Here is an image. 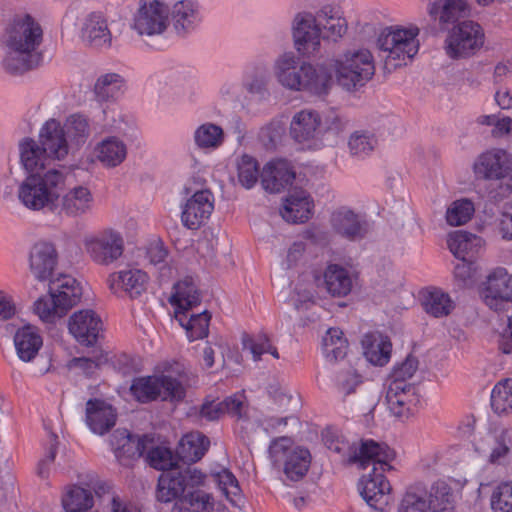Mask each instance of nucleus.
Returning a JSON list of instances; mask_svg holds the SVG:
<instances>
[{"label":"nucleus","instance_id":"1","mask_svg":"<svg viewBox=\"0 0 512 512\" xmlns=\"http://www.w3.org/2000/svg\"><path fill=\"white\" fill-rule=\"evenodd\" d=\"M44 31L39 21L28 13L7 18L0 32L2 69L10 75H23L44 62Z\"/></svg>","mask_w":512,"mask_h":512},{"label":"nucleus","instance_id":"2","mask_svg":"<svg viewBox=\"0 0 512 512\" xmlns=\"http://www.w3.org/2000/svg\"><path fill=\"white\" fill-rule=\"evenodd\" d=\"M273 71L278 83L292 91L321 96L326 95L333 84V73L326 64L300 63L293 52L280 55L275 60Z\"/></svg>","mask_w":512,"mask_h":512},{"label":"nucleus","instance_id":"3","mask_svg":"<svg viewBox=\"0 0 512 512\" xmlns=\"http://www.w3.org/2000/svg\"><path fill=\"white\" fill-rule=\"evenodd\" d=\"M64 180L63 172L55 168H50L44 173H29L19 186L18 198L26 208L41 210L54 204Z\"/></svg>","mask_w":512,"mask_h":512},{"label":"nucleus","instance_id":"4","mask_svg":"<svg viewBox=\"0 0 512 512\" xmlns=\"http://www.w3.org/2000/svg\"><path fill=\"white\" fill-rule=\"evenodd\" d=\"M418 34L419 28L416 26L385 29L379 35L377 45L386 53V65L396 68L411 61L419 50Z\"/></svg>","mask_w":512,"mask_h":512},{"label":"nucleus","instance_id":"5","mask_svg":"<svg viewBox=\"0 0 512 512\" xmlns=\"http://www.w3.org/2000/svg\"><path fill=\"white\" fill-rule=\"evenodd\" d=\"M327 67L335 71L338 84L347 91L365 85L375 72L372 54L366 49L348 52Z\"/></svg>","mask_w":512,"mask_h":512},{"label":"nucleus","instance_id":"6","mask_svg":"<svg viewBox=\"0 0 512 512\" xmlns=\"http://www.w3.org/2000/svg\"><path fill=\"white\" fill-rule=\"evenodd\" d=\"M329 449L341 456V460L346 464H357L365 469L370 465L371 459H376L380 463L382 470L390 468L389 461L393 459V453L386 444H380L374 440H364L357 446L343 440L332 441Z\"/></svg>","mask_w":512,"mask_h":512},{"label":"nucleus","instance_id":"7","mask_svg":"<svg viewBox=\"0 0 512 512\" xmlns=\"http://www.w3.org/2000/svg\"><path fill=\"white\" fill-rule=\"evenodd\" d=\"M130 391L141 403H148L161 398L162 400H181L185 396V388L176 378L168 375H154L135 378Z\"/></svg>","mask_w":512,"mask_h":512},{"label":"nucleus","instance_id":"8","mask_svg":"<svg viewBox=\"0 0 512 512\" xmlns=\"http://www.w3.org/2000/svg\"><path fill=\"white\" fill-rule=\"evenodd\" d=\"M485 43L483 28L474 21L465 20L455 26L446 39L445 50L453 59L477 54Z\"/></svg>","mask_w":512,"mask_h":512},{"label":"nucleus","instance_id":"9","mask_svg":"<svg viewBox=\"0 0 512 512\" xmlns=\"http://www.w3.org/2000/svg\"><path fill=\"white\" fill-rule=\"evenodd\" d=\"M364 383L365 378L356 365L343 366L335 374L334 386L342 401L362 414L371 412L376 406V396L372 393L366 394L362 400L352 399L362 390Z\"/></svg>","mask_w":512,"mask_h":512},{"label":"nucleus","instance_id":"10","mask_svg":"<svg viewBox=\"0 0 512 512\" xmlns=\"http://www.w3.org/2000/svg\"><path fill=\"white\" fill-rule=\"evenodd\" d=\"M204 480L205 475L195 468L163 472L158 479L156 498L161 502L176 501L192 488L202 486Z\"/></svg>","mask_w":512,"mask_h":512},{"label":"nucleus","instance_id":"11","mask_svg":"<svg viewBox=\"0 0 512 512\" xmlns=\"http://www.w3.org/2000/svg\"><path fill=\"white\" fill-rule=\"evenodd\" d=\"M169 26V0H140L132 28L140 36L163 34Z\"/></svg>","mask_w":512,"mask_h":512},{"label":"nucleus","instance_id":"12","mask_svg":"<svg viewBox=\"0 0 512 512\" xmlns=\"http://www.w3.org/2000/svg\"><path fill=\"white\" fill-rule=\"evenodd\" d=\"M83 245L90 259L101 266L113 264L124 252V239L120 232L113 229L86 236Z\"/></svg>","mask_w":512,"mask_h":512},{"label":"nucleus","instance_id":"13","mask_svg":"<svg viewBox=\"0 0 512 512\" xmlns=\"http://www.w3.org/2000/svg\"><path fill=\"white\" fill-rule=\"evenodd\" d=\"M477 180L501 181L512 179V154L502 148H492L482 152L473 164Z\"/></svg>","mask_w":512,"mask_h":512},{"label":"nucleus","instance_id":"14","mask_svg":"<svg viewBox=\"0 0 512 512\" xmlns=\"http://www.w3.org/2000/svg\"><path fill=\"white\" fill-rule=\"evenodd\" d=\"M370 464L373 466L372 472L364 475L359 483L360 495L371 508L383 511L389 503L391 490L390 483L383 473L392 466L382 470L376 459H371Z\"/></svg>","mask_w":512,"mask_h":512},{"label":"nucleus","instance_id":"15","mask_svg":"<svg viewBox=\"0 0 512 512\" xmlns=\"http://www.w3.org/2000/svg\"><path fill=\"white\" fill-rule=\"evenodd\" d=\"M477 452L492 465H505L512 451V429L502 428L486 434L476 444Z\"/></svg>","mask_w":512,"mask_h":512},{"label":"nucleus","instance_id":"16","mask_svg":"<svg viewBox=\"0 0 512 512\" xmlns=\"http://www.w3.org/2000/svg\"><path fill=\"white\" fill-rule=\"evenodd\" d=\"M70 334L78 343L85 346H93L103 329L100 317L91 309L74 312L68 321Z\"/></svg>","mask_w":512,"mask_h":512},{"label":"nucleus","instance_id":"17","mask_svg":"<svg viewBox=\"0 0 512 512\" xmlns=\"http://www.w3.org/2000/svg\"><path fill=\"white\" fill-rule=\"evenodd\" d=\"M484 301L495 311H501L508 302H512V275L505 268H496L486 281Z\"/></svg>","mask_w":512,"mask_h":512},{"label":"nucleus","instance_id":"18","mask_svg":"<svg viewBox=\"0 0 512 512\" xmlns=\"http://www.w3.org/2000/svg\"><path fill=\"white\" fill-rule=\"evenodd\" d=\"M293 38L295 47L304 56H310L320 47V32L315 15L298 14L293 22Z\"/></svg>","mask_w":512,"mask_h":512},{"label":"nucleus","instance_id":"19","mask_svg":"<svg viewBox=\"0 0 512 512\" xmlns=\"http://www.w3.org/2000/svg\"><path fill=\"white\" fill-rule=\"evenodd\" d=\"M214 209V197L209 190L195 192L182 210L181 221L191 230L200 228L210 217Z\"/></svg>","mask_w":512,"mask_h":512},{"label":"nucleus","instance_id":"20","mask_svg":"<svg viewBox=\"0 0 512 512\" xmlns=\"http://www.w3.org/2000/svg\"><path fill=\"white\" fill-rule=\"evenodd\" d=\"M322 131V119L318 111L306 108L292 116L289 134L296 142L306 143L317 140Z\"/></svg>","mask_w":512,"mask_h":512},{"label":"nucleus","instance_id":"21","mask_svg":"<svg viewBox=\"0 0 512 512\" xmlns=\"http://www.w3.org/2000/svg\"><path fill=\"white\" fill-rule=\"evenodd\" d=\"M386 401L391 414L403 421L413 414L419 403L416 386H401L400 383L389 384Z\"/></svg>","mask_w":512,"mask_h":512},{"label":"nucleus","instance_id":"22","mask_svg":"<svg viewBox=\"0 0 512 512\" xmlns=\"http://www.w3.org/2000/svg\"><path fill=\"white\" fill-rule=\"evenodd\" d=\"M177 35L185 36L201 22L198 5L193 0H169V18Z\"/></svg>","mask_w":512,"mask_h":512},{"label":"nucleus","instance_id":"23","mask_svg":"<svg viewBox=\"0 0 512 512\" xmlns=\"http://www.w3.org/2000/svg\"><path fill=\"white\" fill-rule=\"evenodd\" d=\"M57 264V252L48 242H37L29 255L31 274L38 281L49 280Z\"/></svg>","mask_w":512,"mask_h":512},{"label":"nucleus","instance_id":"24","mask_svg":"<svg viewBox=\"0 0 512 512\" xmlns=\"http://www.w3.org/2000/svg\"><path fill=\"white\" fill-rule=\"evenodd\" d=\"M39 144L51 160H62L68 154V142L65 130L60 122L51 119L41 128Z\"/></svg>","mask_w":512,"mask_h":512},{"label":"nucleus","instance_id":"25","mask_svg":"<svg viewBox=\"0 0 512 512\" xmlns=\"http://www.w3.org/2000/svg\"><path fill=\"white\" fill-rule=\"evenodd\" d=\"M295 179V172L286 160L268 162L261 173L262 187L271 193H279L291 185Z\"/></svg>","mask_w":512,"mask_h":512},{"label":"nucleus","instance_id":"26","mask_svg":"<svg viewBox=\"0 0 512 512\" xmlns=\"http://www.w3.org/2000/svg\"><path fill=\"white\" fill-rule=\"evenodd\" d=\"M115 409L100 399H89L86 403V424L90 430L99 435L110 431L116 423Z\"/></svg>","mask_w":512,"mask_h":512},{"label":"nucleus","instance_id":"27","mask_svg":"<svg viewBox=\"0 0 512 512\" xmlns=\"http://www.w3.org/2000/svg\"><path fill=\"white\" fill-rule=\"evenodd\" d=\"M94 197L86 186H75L61 198L60 213L67 217L77 218L90 213L93 209Z\"/></svg>","mask_w":512,"mask_h":512},{"label":"nucleus","instance_id":"28","mask_svg":"<svg viewBox=\"0 0 512 512\" xmlns=\"http://www.w3.org/2000/svg\"><path fill=\"white\" fill-rule=\"evenodd\" d=\"M81 37L91 47H111L112 35L107 20L101 13L92 12L84 19Z\"/></svg>","mask_w":512,"mask_h":512},{"label":"nucleus","instance_id":"29","mask_svg":"<svg viewBox=\"0 0 512 512\" xmlns=\"http://www.w3.org/2000/svg\"><path fill=\"white\" fill-rule=\"evenodd\" d=\"M148 283V275L139 269L112 273L108 278L109 288L113 293L123 290L130 298L140 296Z\"/></svg>","mask_w":512,"mask_h":512},{"label":"nucleus","instance_id":"30","mask_svg":"<svg viewBox=\"0 0 512 512\" xmlns=\"http://www.w3.org/2000/svg\"><path fill=\"white\" fill-rule=\"evenodd\" d=\"M153 439L147 435L140 438L131 435L127 430H116L111 438V444L115 449L117 458L124 457L130 459L140 458L152 444Z\"/></svg>","mask_w":512,"mask_h":512},{"label":"nucleus","instance_id":"31","mask_svg":"<svg viewBox=\"0 0 512 512\" xmlns=\"http://www.w3.org/2000/svg\"><path fill=\"white\" fill-rule=\"evenodd\" d=\"M312 207L309 194L305 190L295 189L285 198L280 213L287 222L304 223L311 217Z\"/></svg>","mask_w":512,"mask_h":512},{"label":"nucleus","instance_id":"32","mask_svg":"<svg viewBox=\"0 0 512 512\" xmlns=\"http://www.w3.org/2000/svg\"><path fill=\"white\" fill-rule=\"evenodd\" d=\"M331 223L338 234L350 241L360 240L367 234L366 223L348 209H340L334 212Z\"/></svg>","mask_w":512,"mask_h":512},{"label":"nucleus","instance_id":"33","mask_svg":"<svg viewBox=\"0 0 512 512\" xmlns=\"http://www.w3.org/2000/svg\"><path fill=\"white\" fill-rule=\"evenodd\" d=\"M49 294L56 298L67 312L72 306L76 305L82 295V289L77 280L70 275H60L50 280Z\"/></svg>","mask_w":512,"mask_h":512},{"label":"nucleus","instance_id":"34","mask_svg":"<svg viewBox=\"0 0 512 512\" xmlns=\"http://www.w3.org/2000/svg\"><path fill=\"white\" fill-rule=\"evenodd\" d=\"M317 26L319 27L320 34L324 39H331L337 41L347 31V21L341 15L339 10L331 7L324 6L315 15Z\"/></svg>","mask_w":512,"mask_h":512},{"label":"nucleus","instance_id":"35","mask_svg":"<svg viewBox=\"0 0 512 512\" xmlns=\"http://www.w3.org/2000/svg\"><path fill=\"white\" fill-rule=\"evenodd\" d=\"M363 355L373 365H385L391 356V342L387 336L378 332H370L363 336Z\"/></svg>","mask_w":512,"mask_h":512},{"label":"nucleus","instance_id":"36","mask_svg":"<svg viewBox=\"0 0 512 512\" xmlns=\"http://www.w3.org/2000/svg\"><path fill=\"white\" fill-rule=\"evenodd\" d=\"M20 160L26 171L29 173H44L51 158L43 150L38 141L26 138L19 144Z\"/></svg>","mask_w":512,"mask_h":512},{"label":"nucleus","instance_id":"37","mask_svg":"<svg viewBox=\"0 0 512 512\" xmlns=\"http://www.w3.org/2000/svg\"><path fill=\"white\" fill-rule=\"evenodd\" d=\"M210 446V440L200 432H190L184 435L177 446L176 456L186 464L199 461Z\"/></svg>","mask_w":512,"mask_h":512},{"label":"nucleus","instance_id":"38","mask_svg":"<svg viewBox=\"0 0 512 512\" xmlns=\"http://www.w3.org/2000/svg\"><path fill=\"white\" fill-rule=\"evenodd\" d=\"M43 345V340L38 330L26 325L18 329L14 335V346L17 356L23 362L32 361Z\"/></svg>","mask_w":512,"mask_h":512},{"label":"nucleus","instance_id":"39","mask_svg":"<svg viewBox=\"0 0 512 512\" xmlns=\"http://www.w3.org/2000/svg\"><path fill=\"white\" fill-rule=\"evenodd\" d=\"M447 242L450 251L455 257L464 262H472L483 244L481 237L466 231L451 233Z\"/></svg>","mask_w":512,"mask_h":512},{"label":"nucleus","instance_id":"40","mask_svg":"<svg viewBox=\"0 0 512 512\" xmlns=\"http://www.w3.org/2000/svg\"><path fill=\"white\" fill-rule=\"evenodd\" d=\"M214 507L215 501L212 494L196 487L179 497L174 502L171 512H213Z\"/></svg>","mask_w":512,"mask_h":512},{"label":"nucleus","instance_id":"41","mask_svg":"<svg viewBox=\"0 0 512 512\" xmlns=\"http://www.w3.org/2000/svg\"><path fill=\"white\" fill-rule=\"evenodd\" d=\"M324 285L333 297L347 296L353 287V278L348 269L338 264H330L323 273Z\"/></svg>","mask_w":512,"mask_h":512},{"label":"nucleus","instance_id":"42","mask_svg":"<svg viewBox=\"0 0 512 512\" xmlns=\"http://www.w3.org/2000/svg\"><path fill=\"white\" fill-rule=\"evenodd\" d=\"M95 158L103 166L113 168L120 165L127 156L126 144L117 137L103 139L94 149Z\"/></svg>","mask_w":512,"mask_h":512},{"label":"nucleus","instance_id":"43","mask_svg":"<svg viewBox=\"0 0 512 512\" xmlns=\"http://www.w3.org/2000/svg\"><path fill=\"white\" fill-rule=\"evenodd\" d=\"M422 306L427 314L435 318H441L452 312L454 302L448 293L438 288H431L423 292Z\"/></svg>","mask_w":512,"mask_h":512},{"label":"nucleus","instance_id":"44","mask_svg":"<svg viewBox=\"0 0 512 512\" xmlns=\"http://www.w3.org/2000/svg\"><path fill=\"white\" fill-rule=\"evenodd\" d=\"M176 318L179 324L185 328L190 341L203 339L208 336L211 314L202 311L197 314L187 315L185 312L177 311Z\"/></svg>","mask_w":512,"mask_h":512},{"label":"nucleus","instance_id":"45","mask_svg":"<svg viewBox=\"0 0 512 512\" xmlns=\"http://www.w3.org/2000/svg\"><path fill=\"white\" fill-rule=\"evenodd\" d=\"M62 506L66 512H87L94 506V496L90 489L73 485L63 494Z\"/></svg>","mask_w":512,"mask_h":512},{"label":"nucleus","instance_id":"46","mask_svg":"<svg viewBox=\"0 0 512 512\" xmlns=\"http://www.w3.org/2000/svg\"><path fill=\"white\" fill-rule=\"evenodd\" d=\"M427 503L431 512H456L453 492L443 481L435 482L431 486Z\"/></svg>","mask_w":512,"mask_h":512},{"label":"nucleus","instance_id":"47","mask_svg":"<svg viewBox=\"0 0 512 512\" xmlns=\"http://www.w3.org/2000/svg\"><path fill=\"white\" fill-rule=\"evenodd\" d=\"M171 303L182 312L200 303V294L193 282V279L186 277L174 285V293L171 296Z\"/></svg>","mask_w":512,"mask_h":512},{"label":"nucleus","instance_id":"48","mask_svg":"<svg viewBox=\"0 0 512 512\" xmlns=\"http://www.w3.org/2000/svg\"><path fill=\"white\" fill-rule=\"evenodd\" d=\"M322 350L329 362L342 360L348 351V341L339 328H330L323 337Z\"/></svg>","mask_w":512,"mask_h":512},{"label":"nucleus","instance_id":"49","mask_svg":"<svg viewBox=\"0 0 512 512\" xmlns=\"http://www.w3.org/2000/svg\"><path fill=\"white\" fill-rule=\"evenodd\" d=\"M311 455L308 449L296 447L284 462L283 472L291 481L302 479L310 466Z\"/></svg>","mask_w":512,"mask_h":512},{"label":"nucleus","instance_id":"50","mask_svg":"<svg viewBox=\"0 0 512 512\" xmlns=\"http://www.w3.org/2000/svg\"><path fill=\"white\" fill-rule=\"evenodd\" d=\"M124 86V79L118 73H106L98 77L94 84L97 101L106 102L116 99Z\"/></svg>","mask_w":512,"mask_h":512},{"label":"nucleus","instance_id":"51","mask_svg":"<svg viewBox=\"0 0 512 512\" xmlns=\"http://www.w3.org/2000/svg\"><path fill=\"white\" fill-rule=\"evenodd\" d=\"M378 145V139L374 132L367 129L355 130L348 138L350 155L365 158L370 155Z\"/></svg>","mask_w":512,"mask_h":512},{"label":"nucleus","instance_id":"52","mask_svg":"<svg viewBox=\"0 0 512 512\" xmlns=\"http://www.w3.org/2000/svg\"><path fill=\"white\" fill-rule=\"evenodd\" d=\"M427 490L424 484L411 485L405 492L398 512H428Z\"/></svg>","mask_w":512,"mask_h":512},{"label":"nucleus","instance_id":"53","mask_svg":"<svg viewBox=\"0 0 512 512\" xmlns=\"http://www.w3.org/2000/svg\"><path fill=\"white\" fill-rule=\"evenodd\" d=\"M194 142L201 149H216L224 142V131L216 124L204 123L195 130Z\"/></svg>","mask_w":512,"mask_h":512},{"label":"nucleus","instance_id":"54","mask_svg":"<svg viewBox=\"0 0 512 512\" xmlns=\"http://www.w3.org/2000/svg\"><path fill=\"white\" fill-rule=\"evenodd\" d=\"M491 407L498 415L512 412V379L501 380L494 386L491 392Z\"/></svg>","mask_w":512,"mask_h":512},{"label":"nucleus","instance_id":"55","mask_svg":"<svg viewBox=\"0 0 512 512\" xmlns=\"http://www.w3.org/2000/svg\"><path fill=\"white\" fill-rule=\"evenodd\" d=\"M63 128L66 137L77 145L85 143L90 136L89 121L81 114H73L68 117Z\"/></svg>","mask_w":512,"mask_h":512},{"label":"nucleus","instance_id":"56","mask_svg":"<svg viewBox=\"0 0 512 512\" xmlns=\"http://www.w3.org/2000/svg\"><path fill=\"white\" fill-rule=\"evenodd\" d=\"M215 482L225 494L226 498L235 506L242 501L241 490L236 477L227 469H221L213 474Z\"/></svg>","mask_w":512,"mask_h":512},{"label":"nucleus","instance_id":"57","mask_svg":"<svg viewBox=\"0 0 512 512\" xmlns=\"http://www.w3.org/2000/svg\"><path fill=\"white\" fill-rule=\"evenodd\" d=\"M475 212L474 204L469 199L454 201L446 211V221L450 226L466 224Z\"/></svg>","mask_w":512,"mask_h":512},{"label":"nucleus","instance_id":"58","mask_svg":"<svg viewBox=\"0 0 512 512\" xmlns=\"http://www.w3.org/2000/svg\"><path fill=\"white\" fill-rule=\"evenodd\" d=\"M239 183L246 189H251L258 182L261 174L255 158L243 155L237 164Z\"/></svg>","mask_w":512,"mask_h":512},{"label":"nucleus","instance_id":"59","mask_svg":"<svg viewBox=\"0 0 512 512\" xmlns=\"http://www.w3.org/2000/svg\"><path fill=\"white\" fill-rule=\"evenodd\" d=\"M34 310L40 319L47 323H52L66 314L64 308L51 294L39 298L34 304Z\"/></svg>","mask_w":512,"mask_h":512},{"label":"nucleus","instance_id":"60","mask_svg":"<svg viewBox=\"0 0 512 512\" xmlns=\"http://www.w3.org/2000/svg\"><path fill=\"white\" fill-rule=\"evenodd\" d=\"M294 449L293 440L290 437L282 436L273 439L268 448L269 458L273 466L280 469Z\"/></svg>","mask_w":512,"mask_h":512},{"label":"nucleus","instance_id":"61","mask_svg":"<svg viewBox=\"0 0 512 512\" xmlns=\"http://www.w3.org/2000/svg\"><path fill=\"white\" fill-rule=\"evenodd\" d=\"M146 462L157 470L170 471L176 465V458L167 447L156 446L148 448Z\"/></svg>","mask_w":512,"mask_h":512},{"label":"nucleus","instance_id":"62","mask_svg":"<svg viewBox=\"0 0 512 512\" xmlns=\"http://www.w3.org/2000/svg\"><path fill=\"white\" fill-rule=\"evenodd\" d=\"M243 346L250 350L255 361L259 360L264 353L271 354L275 359L279 358L277 348L271 344L266 334L261 333L254 338L249 335L244 336Z\"/></svg>","mask_w":512,"mask_h":512},{"label":"nucleus","instance_id":"63","mask_svg":"<svg viewBox=\"0 0 512 512\" xmlns=\"http://www.w3.org/2000/svg\"><path fill=\"white\" fill-rule=\"evenodd\" d=\"M470 13L471 8L466 0H445L439 21L452 23L460 18L468 17Z\"/></svg>","mask_w":512,"mask_h":512},{"label":"nucleus","instance_id":"64","mask_svg":"<svg viewBox=\"0 0 512 512\" xmlns=\"http://www.w3.org/2000/svg\"><path fill=\"white\" fill-rule=\"evenodd\" d=\"M494 512H512V483L499 485L490 500Z\"/></svg>","mask_w":512,"mask_h":512}]
</instances>
